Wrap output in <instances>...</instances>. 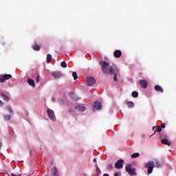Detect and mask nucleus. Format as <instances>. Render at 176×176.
Listing matches in <instances>:
<instances>
[{
  "label": "nucleus",
  "instance_id": "7ed1b4c3",
  "mask_svg": "<svg viewBox=\"0 0 176 176\" xmlns=\"http://www.w3.org/2000/svg\"><path fill=\"white\" fill-rule=\"evenodd\" d=\"M125 170L130 175H137L135 173V168H131V164H128L126 167Z\"/></svg>",
  "mask_w": 176,
  "mask_h": 176
},
{
  "label": "nucleus",
  "instance_id": "4468645a",
  "mask_svg": "<svg viewBox=\"0 0 176 176\" xmlns=\"http://www.w3.org/2000/svg\"><path fill=\"white\" fill-rule=\"evenodd\" d=\"M114 57L116 58H120V57H122V51L119 50L114 51Z\"/></svg>",
  "mask_w": 176,
  "mask_h": 176
},
{
  "label": "nucleus",
  "instance_id": "b1692460",
  "mask_svg": "<svg viewBox=\"0 0 176 176\" xmlns=\"http://www.w3.org/2000/svg\"><path fill=\"white\" fill-rule=\"evenodd\" d=\"M132 97H133V98H137V97H138V92L134 91L132 92Z\"/></svg>",
  "mask_w": 176,
  "mask_h": 176
},
{
  "label": "nucleus",
  "instance_id": "423d86ee",
  "mask_svg": "<svg viewBox=\"0 0 176 176\" xmlns=\"http://www.w3.org/2000/svg\"><path fill=\"white\" fill-rule=\"evenodd\" d=\"M123 164H124V160H118L115 165V168H117V170H120V168H123Z\"/></svg>",
  "mask_w": 176,
  "mask_h": 176
},
{
  "label": "nucleus",
  "instance_id": "6e6552de",
  "mask_svg": "<svg viewBox=\"0 0 176 176\" xmlns=\"http://www.w3.org/2000/svg\"><path fill=\"white\" fill-rule=\"evenodd\" d=\"M12 74H4L0 78V82L1 83H5L6 80H9V79H12Z\"/></svg>",
  "mask_w": 176,
  "mask_h": 176
},
{
  "label": "nucleus",
  "instance_id": "5701e85b",
  "mask_svg": "<svg viewBox=\"0 0 176 176\" xmlns=\"http://www.w3.org/2000/svg\"><path fill=\"white\" fill-rule=\"evenodd\" d=\"M140 157L139 153H135L132 154L131 156V157H132V159H135V157Z\"/></svg>",
  "mask_w": 176,
  "mask_h": 176
},
{
  "label": "nucleus",
  "instance_id": "473e14b6",
  "mask_svg": "<svg viewBox=\"0 0 176 176\" xmlns=\"http://www.w3.org/2000/svg\"><path fill=\"white\" fill-rule=\"evenodd\" d=\"M39 76H37L36 79V83H39Z\"/></svg>",
  "mask_w": 176,
  "mask_h": 176
},
{
  "label": "nucleus",
  "instance_id": "c9c22d12",
  "mask_svg": "<svg viewBox=\"0 0 176 176\" xmlns=\"http://www.w3.org/2000/svg\"><path fill=\"white\" fill-rule=\"evenodd\" d=\"M103 176H109V175H108V173H104Z\"/></svg>",
  "mask_w": 176,
  "mask_h": 176
},
{
  "label": "nucleus",
  "instance_id": "4c0bfd02",
  "mask_svg": "<svg viewBox=\"0 0 176 176\" xmlns=\"http://www.w3.org/2000/svg\"><path fill=\"white\" fill-rule=\"evenodd\" d=\"M160 138H163V135H162V133H160Z\"/></svg>",
  "mask_w": 176,
  "mask_h": 176
},
{
  "label": "nucleus",
  "instance_id": "bb28decb",
  "mask_svg": "<svg viewBox=\"0 0 176 176\" xmlns=\"http://www.w3.org/2000/svg\"><path fill=\"white\" fill-rule=\"evenodd\" d=\"M11 118H12V116H10V115L4 116L5 120H10Z\"/></svg>",
  "mask_w": 176,
  "mask_h": 176
},
{
  "label": "nucleus",
  "instance_id": "aec40b11",
  "mask_svg": "<svg viewBox=\"0 0 176 176\" xmlns=\"http://www.w3.org/2000/svg\"><path fill=\"white\" fill-rule=\"evenodd\" d=\"M126 105H127L128 108H134V102H128L126 103Z\"/></svg>",
  "mask_w": 176,
  "mask_h": 176
},
{
  "label": "nucleus",
  "instance_id": "ddd939ff",
  "mask_svg": "<svg viewBox=\"0 0 176 176\" xmlns=\"http://www.w3.org/2000/svg\"><path fill=\"white\" fill-rule=\"evenodd\" d=\"M101 102H98V101H96L94 103V108L95 109H97L98 111L101 109Z\"/></svg>",
  "mask_w": 176,
  "mask_h": 176
},
{
  "label": "nucleus",
  "instance_id": "0eeeda50",
  "mask_svg": "<svg viewBox=\"0 0 176 176\" xmlns=\"http://www.w3.org/2000/svg\"><path fill=\"white\" fill-rule=\"evenodd\" d=\"M86 82L88 86H94L96 84V79L93 76L87 77Z\"/></svg>",
  "mask_w": 176,
  "mask_h": 176
},
{
  "label": "nucleus",
  "instance_id": "f704fd0d",
  "mask_svg": "<svg viewBox=\"0 0 176 176\" xmlns=\"http://www.w3.org/2000/svg\"><path fill=\"white\" fill-rule=\"evenodd\" d=\"M114 176H120V174H118V173H116L114 174Z\"/></svg>",
  "mask_w": 176,
  "mask_h": 176
},
{
  "label": "nucleus",
  "instance_id": "c756f323",
  "mask_svg": "<svg viewBox=\"0 0 176 176\" xmlns=\"http://www.w3.org/2000/svg\"><path fill=\"white\" fill-rule=\"evenodd\" d=\"M155 164H156L157 167H160V166H162V164H160V162L159 161H156Z\"/></svg>",
  "mask_w": 176,
  "mask_h": 176
},
{
  "label": "nucleus",
  "instance_id": "e433bc0d",
  "mask_svg": "<svg viewBox=\"0 0 176 176\" xmlns=\"http://www.w3.org/2000/svg\"><path fill=\"white\" fill-rule=\"evenodd\" d=\"M2 145H3V144H2V142H1L0 143V148H2Z\"/></svg>",
  "mask_w": 176,
  "mask_h": 176
},
{
  "label": "nucleus",
  "instance_id": "9b49d317",
  "mask_svg": "<svg viewBox=\"0 0 176 176\" xmlns=\"http://www.w3.org/2000/svg\"><path fill=\"white\" fill-rule=\"evenodd\" d=\"M118 74H119V69L118 67H114V72L113 75H114L113 77V81L118 82Z\"/></svg>",
  "mask_w": 176,
  "mask_h": 176
},
{
  "label": "nucleus",
  "instance_id": "f257e3e1",
  "mask_svg": "<svg viewBox=\"0 0 176 176\" xmlns=\"http://www.w3.org/2000/svg\"><path fill=\"white\" fill-rule=\"evenodd\" d=\"M99 64L104 75H113V72H115V68L109 65V63L104 60H101Z\"/></svg>",
  "mask_w": 176,
  "mask_h": 176
},
{
  "label": "nucleus",
  "instance_id": "393cba45",
  "mask_svg": "<svg viewBox=\"0 0 176 176\" xmlns=\"http://www.w3.org/2000/svg\"><path fill=\"white\" fill-rule=\"evenodd\" d=\"M72 76H73L74 80H76V79H78V74H76V72H73Z\"/></svg>",
  "mask_w": 176,
  "mask_h": 176
},
{
  "label": "nucleus",
  "instance_id": "79ce46f5",
  "mask_svg": "<svg viewBox=\"0 0 176 176\" xmlns=\"http://www.w3.org/2000/svg\"><path fill=\"white\" fill-rule=\"evenodd\" d=\"M153 134H155V133H153V135H153Z\"/></svg>",
  "mask_w": 176,
  "mask_h": 176
},
{
  "label": "nucleus",
  "instance_id": "f03ea898",
  "mask_svg": "<svg viewBox=\"0 0 176 176\" xmlns=\"http://www.w3.org/2000/svg\"><path fill=\"white\" fill-rule=\"evenodd\" d=\"M145 168H148V174H152L155 168V162L149 161L145 164Z\"/></svg>",
  "mask_w": 176,
  "mask_h": 176
},
{
  "label": "nucleus",
  "instance_id": "f8f14e48",
  "mask_svg": "<svg viewBox=\"0 0 176 176\" xmlns=\"http://www.w3.org/2000/svg\"><path fill=\"white\" fill-rule=\"evenodd\" d=\"M142 89H146L148 87V82L145 80H142L140 82Z\"/></svg>",
  "mask_w": 176,
  "mask_h": 176
},
{
  "label": "nucleus",
  "instance_id": "6ab92c4d",
  "mask_svg": "<svg viewBox=\"0 0 176 176\" xmlns=\"http://www.w3.org/2000/svg\"><path fill=\"white\" fill-rule=\"evenodd\" d=\"M28 82L29 83L30 86H32V87L35 86V81H34L32 79H28Z\"/></svg>",
  "mask_w": 176,
  "mask_h": 176
},
{
  "label": "nucleus",
  "instance_id": "58836bf2",
  "mask_svg": "<svg viewBox=\"0 0 176 176\" xmlns=\"http://www.w3.org/2000/svg\"><path fill=\"white\" fill-rule=\"evenodd\" d=\"M155 129H156V126L153 127V130H155Z\"/></svg>",
  "mask_w": 176,
  "mask_h": 176
},
{
  "label": "nucleus",
  "instance_id": "2eb2a0df",
  "mask_svg": "<svg viewBox=\"0 0 176 176\" xmlns=\"http://www.w3.org/2000/svg\"><path fill=\"white\" fill-rule=\"evenodd\" d=\"M74 108L75 109H77V111H79L80 112H85V111H86V108L83 106H76Z\"/></svg>",
  "mask_w": 176,
  "mask_h": 176
},
{
  "label": "nucleus",
  "instance_id": "9d476101",
  "mask_svg": "<svg viewBox=\"0 0 176 176\" xmlns=\"http://www.w3.org/2000/svg\"><path fill=\"white\" fill-rule=\"evenodd\" d=\"M51 174L52 176H60L58 170L56 166H53L51 169Z\"/></svg>",
  "mask_w": 176,
  "mask_h": 176
},
{
  "label": "nucleus",
  "instance_id": "c85d7f7f",
  "mask_svg": "<svg viewBox=\"0 0 176 176\" xmlns=\"http://www.w3.org/2000/svg\"><path fill=\"white\" fill-rule=\"evenodd\" d=\"M108 170H113V164H111L107 166Z\"/></svg>",
  "mask_w": 176,
  "mask_h": 176
},
{
  "label": "nucleus",
  "instance_id": "1a4fd4ad",
  "mask_svg": "<svg viewBox=\"0 0 176 176\" xmlns=\"http://www.w3.org/2000/svg\"><path fill=\"white\" fill-rule=\"evenodd\" d=\"M41 44L36 43V41L34 42V43L32 46V49L33 50H35L36 52H39L41 50Z\"/></svg>",
  "mask_w": 176,
  "mask_h": 176
},
{
  "label": "nucleus",
  "instance_id": "a19ab883",
  "mask_svg": "<svg viewBox=\"0 0 176 176\" xmlns=\"http://www.w3.org/2000/svg\"><path fill=\"white\" fill-rule=\"evenodd\" d=\"M52 101H55V99H54V98H52Z\"/></svg>",
  "mask_w": 176,
  "mask_h": 176
},
{
  "label": "nucleus",
  "instance_id": "a211bd4d",
  "mask_svg": "<svg viewBox=\"0 0 176 176\" xmlns=\"http://www.w3.org/2000/svg\"><path fill=\"white\" fill-rule=\"evenodd\" d=\"M154 90L155 91H159L160 93H163V88H162V87H160V85H155L154 87Z\"/></svg>",
  "mask_w": 176,
  "mask_h": 176
},
{
  "label": "nucleus",
  "instance_id": "20e7f679",
  "mask_svg": "<svg viewBox=\"0 0 176 176\" xmlns=\"http://www.w3.org/2000/svg\"><path fill=\"white\" fill-rule=\"evenodd\" d=\"M47 113L50 120H52V122H56V120H57V119L56 118V114L54 113V111L52 110L51 109H48L47 110Z\"/></svg>",
  "mask_w": 176,
  "mask_h": 176
},
{
  "label": "nucleus",
  "instance_id": "39448f33",
  "mask_svg": "<svg viewBox=\"0 0 176 176\" xmlns=\"http://www.w3.org/2000/svg\"><path fill=\"white\" fill-rule=\"evenodd\" d=\"M50 74L53 78H54V79H60V78H63V76H64V74H63L61 72L58 71L51 72Z\"/></svg>",
  "mask_w": 176,
  "mask_h": 176
},
{
  "label": "nucleus",
  "instance_id": "2f4dec72",
  "mask_svg": "<svg viewBox=\"0 0 176 176\" xmlns=\"http://www.w3.org/2000/svg\"><path fill=\"white\" fill-rule=\"evenodd\" d=\"M11 176H21V174L16 175V174H14V173H12V174H11Z\"/></svg>",
  "mask_w": 176,
  "mask_h": 176
},
{
  "label": "nucleus",
  "instance_id": "72a5a7b5",
  "mask_svg": "<svg viewBox=\"0 0 176 176\" xmlns=\"http://www.w3.org/2000/svg\"><path fill=\"white\" fill-rule=\"evenodd\" d=\"M2 105H3V102H2V100H0V107H2Z\"/></svg>",
  "mask_w": 176,
  "mask_h": 176
},
{
  "label": "nucleus",
  "instance_id": "dca6fc26",
  "mask_svg": "<svg viewBox=\"0 0 176 176\" xmlns=\"http://www.w3.org/2000/svg\"><path fill=\"white\" fill-rule=\"evenodd\" d=\"M0 98H3L4 101H7V102H9V100H10L9 96L5 95L4 94H0Z\"/></svg>",
  "mask_w": 176,
  "mask_h": 176
},
{
  "label": "nucleus",
  "instance_id": "a878e982",
  "mask_svg": "<svg viewBox=\"0 0 176 176\" xmlns=\"http://www.w3.org/2000/svg\"><path fill=\"white\" fill-rule=\"evenodd\" d=\"M60 66L63 67V68H67V63H65V61L61 62Z\"/></svg>",
  "mask_w": 176,
  "mask_h": 176
},
{
  "label": "nucleus",
  "instance_id": "4be33fe9",
  "mask_svg": "<svg viewBox=\"0 0 176 176\" xmlns=\"http://www.w3.org/2000/svg\"><path fill=\"white\" fill-rule=\"evenodd\" d=\"M155 129H156V130L154 131V134L156 133V131L157 133H160L162 131V127H160L159 126H155Z\"/></svg>",
  "mask_w": 176,
  "mask_h": 176
},
{
  "label": "nucleus",
  "instance_id": "7c9ffc66",
  "mask_svg": "<svg viewBox=\"0 0 176 176\" xmlns=\"http://www.w3.org/2000/svg\"><path fill=\"white\" fill-rule=\"evenodd\" d=\"M160 127H161V129H166V124H162Z\"/></svg>",
  "mask_w": 176,
  "mask_h": 176
},
{
  "label": "nucleus",
  "instance_id": "cd10ccee",
  "mask_svg": "<svg viewBox=\"0 0 176 176\" xmlns=\"http://www.w3.org/2000/svg\"><path fill=\"white\" fill-rule=\"evenodd\" d=\"M6 109L9 111L10 113H12V112L13 111V109H12V107H10V106L6 107Z\"/></svg>",
  "mask_w": 176,
  "mask_h": 176
},
{
  "label": "nucleus",
  "instance_id": "f3484780",
  "mask_svg": "<svg viewBox=\"0 0 176 176\" xmlns=\"http://www.w3.org/2000/svg\"><path fill=\"white\" fill-rule=\"evenodd\" d=\"M162 144H164V145H168V146H170L171 142H168V140L167 139H162L161 140Z\"/></svg>",
  "mask_w": 176,
  "mask_h": 176
},
{
  "label": "nucleus",
  "instance_id": "37998d69",
  "mask_svg": "<svg viewBox=\"0 0 176 176\" xmlns=\"http://www.w3.org/2000/svg\"><path fill=\"white\" fill-rule=\"evenodd\" d=\"M153 134H155V133H153V135H153Z\"/></svg>",
  "mask_w": 176,
  "mask_h": 176
},
{
  "label": "nucleus",
  "instance_id": "412c9836",
  "mask_svg": "<svg viewBox=\"0 0 176 176\" xmlns=\"http://www.w3.org/2000/svg\"><path fill=\"white\" fill-rule=\"evenodd\" d=\"M46 60H47V64H49V63H50L52 60V55H50V54H47Z\"/></svg>",
  "mask_w": 176,
  "mask_h": 176
},
{
  "label": "nucleus",
  "instance_id": "ea45409f",
  "mask_svg": "<svg viewBox=\"0 0 176 176\" xmlns=\"http://www.w3.org/2000/svg\"><path fill=\"white\" fill-rule=\"evenodd\" d=\"M94 162H96V159H94Z\"/></svg>",
  "mask_w": 176,
  "mask_h": 176
}]
</instances>
